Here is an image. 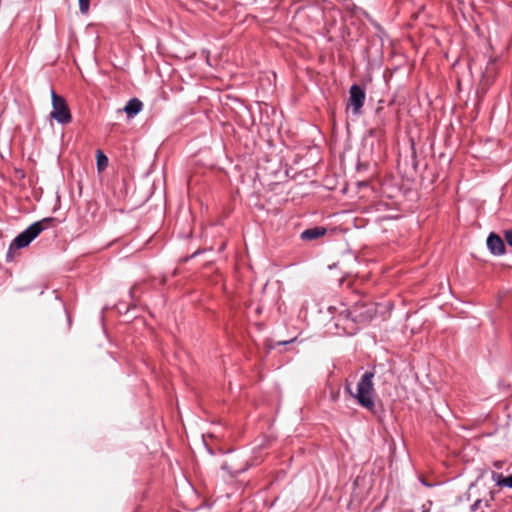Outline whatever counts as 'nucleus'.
Returning a JSON list of instances; mask_svg holds the SVG:
<instances>
[{
	"label": "nucleus",
	"mask_w": 512,
	"mask_h": 512,
	"mask_svg": "<svg viewBox=\"0 0 512 512\" xmlns=\"http://www.w3.org/2000/svg\"><path fill=\"white\" fill-rule=\"evenodd\" d=\"M349 94V106L352 107L353 114L358 115L365 102V91L359 85L354 84L350 87Z\"/></svg>",
	"instance_id": "nucleus-5"
},
{
	"label": "nucleus",
	"mask_w": 512,
	"mask_h": 512,
	"mask_svg": "<svg viewBox=\"0 0 512 512\" xmlns=\"http://www.w3.org/2000/svg\"><path fill=\"white\" fill-rule=\"evenodd\" d=\"M487 247L491 254L500 256L505 253V244L500 236L490 233L487 238Z\"/></svg>",
	"instance_id": "nucleus-6"
},
{
	"label": "nucleus",
	"mask_w": 512,
	"mask_h": 512,
	"mask_svg": "<svg viewBox=\"0 0 512 512\" xmlns=\"http://www.w3.org/2000/svg\"><path fill=\"white\" fill-rule=\"evenodd\" d=\"M55 218L47 217L32 223L24 231L18 234L10 243L6 255L7 261L12 260V252L27 247L41 232L52 227L55 223Z\"/></svg>",
	"instance_id": "nucleus-3"
},
{
	"label": "nucleus",
	"mask_w": 512,
	"mask_h": 512,
	"mask_svg": "<svg viewBox=\"0 0 512 512\" xmlns=\"http://www.w3.org/2000/svg\"><path fill=\"white\" fill-rule=\"evenodd\" d=\"M142 108V102L137 98H132L127 102L123 110L128 117H134L141 112Z\"/></svg>",
	"instance_id": "nucleus-8"
},
{
	"label": "nucleus",
	"mask_w": 512,
	"mask_h": 512,
	"mask_svg": "<svg viewBox=\"0 0 512 512\" xmlns=\"http://www.w3.org/2000/svg\"><path fill=\"white\" fill-rule=\"evenodd\" d=\"M505 240L507 244L512 247V230L505 231Z\"/></svg>",
	"instance_id": "nucleus-14"
},
{
	"label": "nucleus",
	"mask_w": 512,
	"mask_h": 512,
	"mask_svg": "<svg viewBox=\"0 0 512 512\" xmlns=\"http://www.w3.org/2000/svg\"><path fill=\"white\" fill-rule=\"evenodd\" d=\"M136 290H137V287L136 286H133L131 289H130V294L131 296L133 297L134 294L136 293Z\"/></svg>",
	"instance_id": "nucleus-16"
},
{
	"label": "nucleus",
	"mask_w": 512,
	"mask_h": 512,
	"mask_svg": "<svg viewBox=\"0 0 512 512\" xmlns=\"http://www.w3.org/2000/svg\"><path fill=\"white\" fill-rule=\"evenodd\" d=\"M493 500H494V492L493 491H489L487 496H484L481 499H477L471 505V510L475 512V511H477L479 509H482L483 507H489L490 506V502L493 501Z\"/></svg>",
	"instance_id": "nucleus-9"
},
{
	"label": "nucleus",
	"mask_w": 512,
	"mask_h": 512,
	"mask_svg": "<svg viewBox=\"0 0 512 512\" xmlns=\"http://www.w3.org/2000/svg\"><path fill=\"white\" fill-rule=\"evenodd\" d=\"M374 372L366 371L360 377L356 391H353L350 384H347L345 389L349 395L360 405L362 408L374 412L375 410V390H374Z\"/></svg>",
	"instance_id": "nucleus-2"
},
{
	"label": "nucleus",
	"mask_w": 512,
	"mask_h": 512,
	"mask_svg": "<svg viewBox=\"0 0 512 512\" xmlns=\"http://www.w3.org/2000/svg\"><path fill=\"white\" fill-rule=\"evenodd\" d=\"M51 99L53 108L50 114L51 117L59 124L70 123L72 116L66 100L62 96L57 95L53 89H51Z\"/></svg>",
	"instance_id": "nucleus-4"
},
{
	"label": "nucleus",
	"mask_w": 512,
	"mask_h": 512,
	"mask_svg": "<svg viewBox=\"0 0 512 512\" xmlns=\"http://www.w3.org/2000/svg\"><path fill=\"white\" fill-rule=\"evenodd\" d=\"M376 312L375 305L371 302H357L350 309L342 307L339 315L335 317L334 325L343 333L353 335L358 330V325L367 324Z\"/></svg>",
	"instance_id": "nucleus-1"
},
{
	"label": "nucleus",
	"mask_w": 512,
	"mask_h": 512,
	"mask_svg": "<svg viewBox=\"0 0 512 512\" xmlns=\"http://www.w3.org/2000/svg\"><path fill=\"white\" fill-rule=\"evenodd\" d=\"M96 160L98 171H103L108 166V158L101 150L97 151Z\"/></svg>",
	"instance_id": "nucleus-12"
},
{
	"label": "nucleus",
	"mask_w": 512,
	"mask_h": 512,
	"mask_svg": "<svg viewBox=\"0 0 512 512\" xmlns=\"http://www.w3.org/2000/svg\"><path fill=\"white\" fill-rule=\"evenodd\" d=\"M492 480L497 486L512 488V475L504 477L501 473L492 472Z\"/></svg>",
	"instance_id": "nucleus-11"
},
{
	"label": "nucleus",
	"mask_w": 512,
	"mask_h": 512,
	"mask_svg": "<svg viewBox=\"0 0 512 512\" xmlns=\"http://www.w3.org/2000/svg\"><path fill=\"white\" fill-rule=\"evenodd\" d=\"M326 234V229L324 227L316 226L313 228H309L304 230L301 233V239L305 241H311L318 239Z\"/></svg>",
	"instance_id": "nucleus-7"
},
{
	"label": "nucleus",
	"mask_w": 512,
	"mask_h": 512,
	"mask_svg": "<svg viewBox=\"0 0 512 512\" xmlns=\"http://www.w3.org/2000/svg\"><path fill=\"white\" fill-rule=\"evenodd\" d=\"M295 340H296V338H293V339H291L289 341H280V342H278V345H286L288 343L294 342Z\"/></svg>",
	"instance_id": "nucleus-15"
},
{
	"label": "nucleus",
	"mask_w": 512,
	"mask_h": 512,
	"mask_svg": "<svg viewBox=\"0 0 512 512\" xmlns=\"http://www.w3.org/2000/svg\"><path fill=\"white\" fill-rule=\"evenodd\" d=\"M79 10L82 14H86L89 11L90 0H78Z\"/></svg>",
	"instance_id": "nucleus-13"
},
{
	"label": "nucleus",
	"mask_w": 512,
	"mask_h": 512,
	"mask_svg": "<svg viewBox=\"0 0 512 512\" xmlns=\"http://www.w3.org/2000/svg\"><path fill=\"white\" fill-rule=\"evenodd\" d=\"M222 470L227 471L232 477H236L238 474L245 472L248 469L247 463H245L241 467H237L235 464L231 463H224L221 466Z\"/></svg>",
	"instance_id": "nucleus-10"
}]
</instances>
